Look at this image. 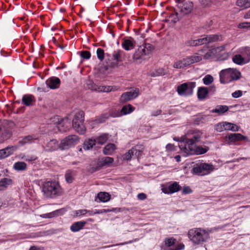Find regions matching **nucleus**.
<instances>
[{
    "label": "nucleus",
    "mask_w": 250,
    "mask_h": 250,
    "mask_svg": "<svg viewBox=\"0 0 250 250\" xmlns=\"http://www.w3.org/2000/svg\"><path fill=\"white\" fill-rule=\"evenodd\" d=\"M64 123H68L69 124V125H70L71 122V119L69 118V116L65 117V118L62 119V121H61V122H59L58 129L60 131H65V129H62L60 128V126H62V125Z\"/></svg>",
    "instance_id": "a18cd8bd"
},
{
    "label": "nucleus",
    "mask_w": 250,
    "mask_h": 250,
    "mask_svg": "<svg viewBox=\"0 0 250 250\" xmlns=\"http://www.w3.org/2000/svg\"><path fill=\"white\" fill-rule=\"evenodd\" d=\"M165 74V72L164 71V70L162 69H159L156 71V72L151 73L150 74L151 76L152 77H156L158 76H162L164 75Z\"/></svg>",
    "instance_id": "864d4df0"
},
{
    "label": "nucleus",
    "mask_w": 250,
    "mask_h": 250,
    "mask_svg": "<svg viewBox=\"0 0 250 250\" xmlns=\"http://www.w3.org/2000/svg\"><path fill=\"white\" fill-rule=\"evenodd\" d=\"M208 93V90L206 87H200L197 91V96L199 100L204 99Z\"/></svg>",
    "instance_id": "a878e982"
},
{
    "label": "nucleus",
    "mask_w": 250,
    "mask_h": 250,
    "mask_svg": "<svg viewBox=\"0 0 250 250\" xmlns=\"http://www.w3.org/2000/svg\"><path fill=\"white\" fill-rule=\"evenodd\" d=\"M173 67L177 69L183 68L185 67V66H184L183 60H182L180 61H178L177 62H175L173 64Z\"/></svg>",
    "instance_id": "4d7b16f0"
},
{
    "label": "nucleus",
    "mask_w": 250,
    "mask_h": 250,
    "mask_svg": "<svg viewBox=\"0 0 250 250\" xmlns=\"http://www.w3.org/2000/svg\"><path fill=\"white\" fill-rule=\"evenodd\" d=\"M176 242V239L173 237L166 238L164 241L165 245L168 247L173 246L175 244Z\"/></svg>",
    "instance_id": "49530a36"
},
{
    "label": "nucleus",
    "mask_w": 250,
    "mask_h": 250,
    "mask_svg": "<svg viewBox=\"0 0 250 250\" xmlns=\"http://www.w3.org/2000/svg\"><path fill=\"white\" fill-rule=\"evenodd\" d=\"M248 22L241 23L238 25V27L242 29L246 28L248 27Z\"/></svg>",
    "instance_id": "338daca9"
},
{
    "label": "nucleus",
    "mask_w": 250,
    "mask_h": 250,
    "mask_svg": "<svg viewBox=\"0 0 250 250\" xmlns=\"http://www.w3.org/2000/svg\"><path fill=\"white\" fill-rule=\"evenodd\" d=\"M202 169L205 172V175L210 173L214 169V167L212 164L207 163H201Z\"/></svg>",
    "instance_id": "f704fd0d"
},
{
    "label": "nucleus",
    "mask_w": 250,
    "mask_h": 250,
    "mask_svg": "<svg viewBox=\"0 0 250 250\" xmlns=\"http://www.w3.org/2000/svg\"><path fill=\"white\" fill-rule=\"evenodd\" d=\"M60 83V79L56 77H52L46 81L47 86L52 89L58 88Z\"/></svg>",
    "instance_id": "2eb2a0df"
},
{
    "label": "nucleus",
    "mask_w": 250,
    "mask_h": 250,
    "mask_svg": "<svg viewBox=\"0 0 250 250\" xmlns=\"http://www.w3.org/2000/svg\"><path fill=\"white\" fill-rule=\"evenodd\" d=\"M137 198L141 200H144L146 198V195L144 193H139L137 195Z\"/></svg>",
    "instance_id": "0e129e2a"
},
{
    "label": "nucleus",
    "mask_w": 250,
    "mask_h": 250,
    "mask_svg": "<svg viewBox=\"0 0 250 250\" xmlns=\"http://www.w3.org/2000/svg\"><path fill=\"white\" fill-rule=\"evenodd\" d=\"M177 7L180 9V12L183 15H187L191 12L193 8V3L192 2L188 1L183 4L178 5Z\"/></svg>",
    "instance_id": "f8f14e48"
},
{
    "label": "nucleus",
    "mask_w": 250,
    "mask_h": 250,
    "mask_svg": "<svg viewBox=\"0 0 250 250\" xmlns=\"http://www.w3.org/2000/svg\"><path fill=\"white\" fill-rule=\"evenodd\" d=\"M192 192V190L189 187H185L183 188L182 193L183 194H188Z\"/></svg>",
    "instance_id": "e2e57ef3"
},
{
    "label": "nucleus",
    "mask_w": 250,
    "mask_h": 250,
    "mask_svg": "<svg viewBox=\"0 0 250 250\" xmlns=\"http://www.w3.org/2000/svg\"><path fill=\"white\" fill-rule=\"evenodd\" d=\"M96 141L95 139H88L86 140L83 144V148L84 150H89L93 148V146L95 145Z\"/></svg>",
    "instance_id": "c756f323"
},
{
    "label": "nucleus",
    "mask_w": 250,
    "mask_h": 250,
    "mask_svg": "<svg viewBox=\"0 0 250 250\" xmlns=\"http://www.w3.org/2000/svg\"><path fill=\"white\" fill-rule=\"evenodd\" d=\"M97 197L101 202H106L110 200V195L107 192H100L97 194Z\"/></svg>",
    "instance_id": "473e14b6"
},
{
    "label": "nucleus",
    "mask_w": 250,
    "mask_h": 250,
    "mask_svg": "<svg viewBox=\"0 0 250 250\" xmlns=\"http://www.w3.org/2000/svg\"><path fill=\"white\" fill-rule=\"evenodd\" d=\"M22 158L26 161L32 162L36 160L37 157L35 156H27L24 157H22Z\"/></svg>",
    "instance_id": "052dcab7"
},
{
    "label": "nucleus",
    "mask_w": 250,
    "mask_h": 250,
    "mask_svg": "<svg viewBox=\"0 0 250 250\" xmlns=\"http://www.w3.org/2000/svg\"><path fill=\"white\" fill-rule=\"evenodd\" d=\"M162 113V110L161 109L157 110L152 112V115L153 116H156L158 115L161 114Z\"/></svg>",
    "instance_id": "774afa93"
},
{
    "label": "nucleus",
    "mask_w": 250,
    "mask_h": 250,
    "mask_svg": "<svg viewBox=\"0 0 250 250\" xmlns=\"http://www.w3.org/2000/svg\"><path fill=\"white\" fill-rule=\"evenodd\" d=\"M140 151L138 150L136 148H132V149L129 150L124 156V159L126 160H130L132 156L135 155L137 156L139 155Z\"/></svg>",
    "instance_id": "393cba45"
},
{
    "label": "nucleus",
    "mask_w": 250,
    "mask_h": 250,
    "mask_svg": "<svg viewBox=\"0 0 250 250\" xmlns=\"http://www.w3.org/2000/svg\"><path fill=\"white\" fill-rule=\"evenodd\" d=\"M12 180L8 178H3L0 181V190H4L7 188L9 184L11 183Z\"/></svg>",
    "instance_id": "ea45409f"
},
{
    "label": "nucleus",
    "mask_w": 250,
    "mask_h": 250,
    "mask_svg": "<svg viewBox=\"0 0 250 250\" xmlns=\"http://www.w3.org/2000/svg\"><path fill=\"white\" fill-rule=\"evenodd\" d=\"M229 110V107L225 105H219L216 106L214 109L210 111L211 113H217L221 115L225 113Z\"/></svg>",
    "instance_id": "5701e85b"
},
{
    "label": "nucleus",
    "mask_w": 250,
    "mask_h": 250,
    "mask_svg": "<svg viewBox=\"0 0 250 250\" xmlns=\"http://www.w3.org/2000/svg\"><path fill=\"white\" fill-rule=\"evenodd\" d=\"M236 3L238 6L243 9L250 7V0H237Z\"/></svg>",
    "instance_id": "58836bf2"
},
{
    "label": "nucleus",
    "mask_w": 250,
    "mask_h": 250,
    "mask_svg": "<svg viewBox=\"0 0 250 250\" xmlns=\"http://www.w3.org/2000/svg\"><path fill=\"white\" fill-rule=\"evenodd\" d=\"M167 150L168 151H173L175 150L174 149V146L173 144H168L166 146V147Z\"/></svg>",
    "instance_id": "69168bd1"
},
{
    "label": "nucleus",
    "mask_w": 250,
    "mask_h": 250,
    "mask_svg": "<svg viewBox=\"0 0 250 250\" xmlns=\"http://www.w3.org/2000/svg\"><path fill=\"white\" fill-rule=\"evenodd\" d=\"M180 189V186L176 182H174L170 184L168 187H164L162 188L163 192L165 194H172L179 191Z\"/></svg>",
    "instance_id": "4468645a"
},
{
    "label": "nucleus",
    "mask_w": 250,
    "mask_h": 250,
    "mask_svg": "<svg viewBox=\"0 0 250 250\" xmlns=\"http://www.w3.org/2000/svg\"><path fill=\"white\" fill-rule=\"evenodd\" d=\"M42 191L47 198H55L60 196L62 193V189L58 183L48 181L43 185Z\"/></svg>",
    "instance_id": "f03ea898"
},
{
    "label": "nucleus",
    "mask_w": 250,
    "mask_h": 250,
    "mask_svg": "<svg viewBox=\"0 0 250 250\" xmlns=\"http://www.w3.org/2000/svg\"><path fill=\"white\" fill-rule=\"evenodd\" d=\"M202 133L200 131L195 132L192 134L190 138H186L182 141H181L179 144V146L182 151L185 150V148L191 147L196 145L197 143L200 141L202 138Z\"/></svg>",
    "instance_id": "39448f33"
},
{
    "label": "nucleus",
    "mask_w": 250,
    "mask_h": 250,
    "mask_svg": "<svg viewBox=\"0 0 250 250\" xmlns=\"http://www.w3.org/2000/svg\"><path fill=\"white\" fill-rule=\"evenodd\" d=\"M209 149V147L206 146H197L195 145L194 146L185 148V150L183 151L186 154V156L192 155H202L206 153Z\"/></svg>",
    "instance_id": "1a4fd4ad"
},
{
    "label": "nucleus",
    "mask_w": 250,
    "mask_h": 250,
    "mask_svg": "<svg viewBox=\"0 0 250 250\" xmlns=\"http://www.w3.org/2000/svg\"><path fill=\"white\" fill-rule=\"evenodd\" d=\"M207 43H213L219 41V36L217 35H209L207 36Z\"/></svg>",
    "instance_id": "79ce46f5"
},
{
    "label": "nucleus",
    "mask_w": 250,
    "mask_h": 250,
    "mask_svg": "<svg viewBox=\"0 0 250 250\" xmlns=\"http://www.w3.org/2000/svg\"><path fill=\"white\" fill-rule=\"evenodd\" d=\"M232 61L238 65L247 63L245 62V58L243 57L241 54L234 55L232 58Z\"/></svg>",
    "instance_id": "2f4dec72"
},
{
    "label": "nucleus",
    "mask_w": 250,
    "mask_h": 250,
    "mask_svg": "<svg viewBox=\"0 0 250 250\" xmlns=\"http://www.w3.org/2000/svg\"><path fill=\"white\" fill-rule=\"evenodd\" d=\"M81 57L86 60L89 59L91 57V54L90 52L87 51H83L81 52Z\"/></svg>",
    "instance_id": "603ef678"
},
{
    "label": "nucleus",
    "mask_w": 250,
    "mask_h": 250,
    "mask_svg": "<svg viewBox=\"0 0 250 250\" xmlns=\"http://www.w3.org/2000/svg\"><path fill=\"white\" fill-rule=\"evenodd\" d=\"M36 101L35 97L30 94L24 95L22 98V102L26 106H30Z\"/></svg>",
    "instance_id": "412c9836"
},
{
    "label": "nucleus",
    "mask_w": 250,
    "mask_h": 250,
    "mask_svg": "<svg viewBox=\"0 0 250 250\" xmlns=\"http://www.w3.org/2000/svg\"><path fill=\"white\" fill-rule=\"evenodd\" d=\"M84 121V113L83 111H79L74 116L72 121V125L74 130L80 134H83L86 130L83 123Z\"/></svg>",
    "instance_id": "20e7f679"
},
{
    "label": "nucleus",
    "mask_w": 250,
    "mask_h": 250,
    "mask_svg": "<svg viewBox=\"0 0 250 250\" xmlns=\"http://www.w3.org/2000/svg\"><path fill=\"white\" fill-rule=\"evenodd\" d=\"M96 53L98 59L101 61H103L104 56V50L101 48H98L97 50Z\"/></svg>",
    "instance_id": "8fccbe9b"
},
{
    "label": "nucleus",
    "mask_w": 250,
    "mask_h": 250,
    "mask_svg": "<svg viewBox=\"0 0 250 250\" xmlns=\"http://www.w3.org/2000/svg\"><path fill=\"white\" fill-rule=\"evenodd\" d=\"M243 94V92L241 90H237L232 93V97L234 98H238L240 97Z\"/></svg>",
    "instance_id": "bf43d9fd"
},
{
    "label": "nucleus",
    "mask_w": 250,
    "mask_h": 250,
    "mask_svg": "<svg viewBox=\"0 0 250 250\" xmlns=\"http://www.w3.org/2000/svg\"><path fill=\"white\" fill-rule=\"evenodd\" d=\"M213 51H214V50L213 49L212 50H209L208 52H207L204 55V59H209L211 58L214 55Z\"/></svg>",
    "instance_id": "13d9d810"
},
{
    "label": "nucleus",
    "mask_w": 250,
    "mask_h": 250,
    "mask_svg": "<svg viewBox=\"0 0 250 250\" xmlns=\"http://www.w3.org/2000/svg\"><path fill=\"white\" fill-rule=\"evenodd\" d=\"M219 75L220 83L224 84L239 80L241 73L236 69L229 68L221 70Z\"/></svg>",
    "instance_id": "7ed1b4c3"
},
{
    "label": "nucleus",
    "mask_w": 250,
    "mask_h": 250,
    "mask_svg": "<svg viewBox=\"0 0 250 250\" xmlns=\"http://www.w3.org/2000/svg\"><path fill=\"white\" fill-rule=\"evenodd\" d=\"M201 60L202 57L201 56L198 55L197 54H194L192 56L184 58L182 60L184 66L187 67L194 63L199 62Z\"/></svg>",
    "instance_id": "ddd939ff"
},
{
    "label": "nucleus",
    "mask_w": 250,
    "mask_h": 250,
    "mask_svg": "<svg viewBox=\"0 0 250 250\" xmlns=\"http://www.w3.org/2000/svg\"><path fill=\"white\" fill-rule=\"evenodd\" d=\"M136 42L131 37L128 39H124L122 43V46L124 49L128 51L134 48Z\"/></svg>",
    "instance_id": "dca6fc26"
},
{
    "label": "nucleus",
    "mask_w": 250,
    "mask_h": 250,
    "mask_svg": "<svg viewBox=\"0 0 250 250\" xmlns=\"http://www.w3.org/2000/svg\"><path fill=\"white\" fill-rule=\"evenodd\" d=\"M109 135L107 133H104L96 138V142L100 145H104L108 140Z\"/></svg>",
    "instance_id": "e433bc0d"
},
{
    "label": "nucleus",
    "mask_w": 250,
    "mask_h": 250,
    "mask_svg": "<svg viewBox=\"0 0 250 250\" xmlns=\"http://www.w3.org/2000/svg\"><path fill=\"white\" fill-rule=\"evenodd\" d=\"M58 214V211L56 210L52 212L43 214L41 215V216L44 218H50L57 216Z\"/></svg>",
    "instance_id": "09e8293b"
},
{
    "label": "nucleus",
    "mask_w": 250,
    "mask_h": 250,
    "mask_svg": "<svg viewBox=\"0 0 250 250\" xmlns=\"http://www.w3.org/2000/svg\"><path fill=\"white\" fill-rule=\"evenodd\" d=\"M139 94V89L137 88L131 90L129 91L125 92L121 96L119 102L122 104L125 103L137 98Z\"/></svg>",
    "instance_id": "9d476101"
},
{
    "label": "nucleus",
    "mask_w": 250,
    "mask_h": 250,
    "mask_svg": "<svg viewBox=\"0 0 250 250\" xmlns=\"http://www.w3.org/2000/svg\"><path fill=\"white\" fill-rule=\"evenodd\" d=\"M11 129L7 125L0 126V143L8 140L12 136Z\"/></svg>",
    "instance_id": "9b49d317"
},
{
    "label": "nucleus",
    "mask_w": 250,
    "mask_h": 250,
    "mask_svg": "<svg viewBox=\"0 0 250 250\" xmlns=\"http://www.w3.org/2000/svg\"><path fill=\"white\" fill-rule=\"evenodd\" d=\"M14 168L17 171H22L26 169L27 165L23 162H18L14 164Z\"/></svg>",
    "instance_id": "4c0bfd02"
},
{
    "label": "nucleus",
    "mask_w": 250,
    "mask_h": 250,
    "mask_svg": "<svg viewBox=\"0 0 250 250\" xmlns=\"http://www.w3.org/2000/svg\"><path fill=\"white\" fill-rule=\"evenodd\" d=\"M224 124L225 125L226 130L238 131L239 130L240 127L234 124L224 122Z\"/></svg>",
    "instance_id": "72a5a7b5"
},
{
    "label": "nucleus",
    "mask_w": 250,
    "mask_h": 250,
    "mask_svg": "<svg viewBox=\"0 0 250 250\" xmlns=\"http://www.w3.org/2000/svg\"><path fill=\"white\" fill-rule=\"evenodd\" d=\"M36 138L32 135H28L24 137L22 140H20L18 142L19 146H23L25 144L31 143L34 140H36Z\"/></svg>",
    "instance_id": "c9c22d12"
},
{
    "label": "nucleus",
    "mask_w": 250,
    "mask_h": 250,
    "mask_svg": "<svg viewBox=\"0 0 250 250\" xmlns=\"http://www.w3.org/2000/svg\"><path fill=\"white\" fill-rule=\"evenodd\" d=\"M116 210H118V211H119L120 210V208H112L111 209H101V210H99L98 211L96 212V213H97V214H101V213H107V212H114V211H116Z\"/></svg>",
    "instance_id": "3c124183"
},
{
    "label": "nucleus",
    "mask_w": 250,
    "mask_h": 250,
    "mask_svg": "<svg viewBox=\"0 0 250 250\" xmlns=\"http://www.w3.org/2000/svg\"><path fill=\"white\" fill-rule=\"evenodd\" d=\"M79 139L76 135H70L62 139L59 144V148L61 150L68 149L74 146L79 142Z\"/></svg>",
    "instance_id": "0eeeda50"
},
{
    "label": "nucleus",
    "mask_w": 250,
    "mask_h": 250,
    "mask_svg": "<svg viewBox=\"0 0 250 250\" xmlns=\"http://www.w3.org/2000/svg\"><path fill=\"white\" fill-rule=\"evenodd\" d=\"M153 49V46L150 43L141 45L134 53L133 59L135 60L141 59L143 56L149 55Z\"/></svg>",
    "instance_id": "6e6552de"
},
{
    "label": "nucleus",
    "mask_w": 250,
    "mask_h": 250,
    "mask_svg": "<svg viewBox=\"0 0 250 250\" xmlns=\"http://www.w3.org/2000/svg\"><path fill=\"white\" fill-rule=\"evenodd\" d=\"M87 214L86 209H79L75 211V215L76 216H84Z\"/></svg>",
    "instance_id": "5fc2aeb1"
},
{
    "label": "nucleus",
    "mask_w": 250,
    "mask_h": 250,
    "mask_svg": "<svg viewBox=\"0 0 250 250\" xmlns=\"http://www.w3.org/2000/svg\"><path fill=\"white\" fill-rule=\"evenodd\" d=\"M216 130L218 132H222L223 130H226L224 122L218 124L216 126Z\"/></svg>",
    "instance_id": "6e6d98bb"
},
{
    "label": "nucleus",
    "mask_w": 250,
    "mask_h": 250,
    "mask_svg": "<svg viewBox=\"0 0 250 250\" xmlns=\"http://www.w3.org/2000/svg\"><path fill=\"white\" fill-rule=\"evenodd\" d=\"M86 224L85 221H78L75 222L72 224L70 227V230L72 232H77L83 229Z\"/></svg>",
    "instance_id": "4be33fe9"
},
{
    "label": "nucleus",
    "mask_w": 250,
    "mask_h": 250,
    "mask_svg": "<svg viewBox=\"0 0 250 250\" xmlns=\"http://www.w3.org/2000/svg\"><path fill=\"white\" fill-rule=\"evenodd\" d=\"M228 138L229 141L235 142L241 140H248L246 136H243L240 133H231L228 135Z\"/></svg>",
    "instance_id": "6ab92c4d"
},
{
    "label": "nucleus",
    "mask_w": 250,
    "mask_h": 250,
    "mask_svg": "<svg viewBox=\"0 0 250 250\" xmlns=\"http://www.w3.org/2000/svg\"><path fill=\"white\" fill-rule=\"evenodd\" d=\"M207 39H206L205 37L194 40H191L189 41L187 43V44L188 46H196L200 45L205 43H207Z\"/></svg>",
    "instance_id": "b1692460"
},
{
    "label": "nucleus",
    "mask_w": 250,
    "mask_h": 250,
    "mask_svg": "<svg viewBox=\"0 0 250 250\" xmlns=\"http://www.w3.org/2000/svg\"><path fill=\"white\" fill-rule=\"evenodd\" d=\"M189 239L195 245H200L206 242L209 238V233L201 228H193L188 232Z\"/></svg>",
    "instance_id": "f257e3e1"
},
{
    "label": "nucleus",
    "mask_w": 250,
    "mask_h": 250,
    "mask_svg": "<svg viewBox=\"0 0 250 250\" xmlns=\"http://www.w3.org/2000/svg\"><path fill=\"white\" fill-rule=\"evenodd\" d=\"M134 110L135 107H134L132 105L130 104L125 105L121 110L120 115H125L130 114Z\"/></svg>",
    "instance_id": "bb28decb"
},
{
    "label": "nucleus",
    "mask_w": 250,
    "mask_h": 250,
    "mask_svg": "<svg viewBox=\"0 0 250 250\" xmlns=\"http://www.w3.org/2000/svg\"><path fill=\"white\" fill-rule=\"evenodd\" d=\"M59 147V144L56 139L50 140L44 146V148L46 151H53L57 150Z\"/></svg>",
    "instance_id": "a211bd4d"
},
{
    "label": "nucleus",
    "mask_w": 250,
    "mask_h": 250,
    "mask_svg": "<svg viewBox=\"0 0 250 250\" xmlns=\"http://www.w3.org/2000/svg\"><path fill=\"white\" fill-rule=\"evenodd\" d=\"M114 162V159L112 157H104L98 161L96 170L100 169L103 167L108 166Z\"/></svg>",
    "instance_id": "f3484780"
},
{
    "label": "nucleus",
    "mask_w": 250,
    "mask_h": 250,
    "mask_svg": "<svg viewBox=\"0 0 250 250\" xmlns=\"http://www.w3.org/2000/svg\"><path fill=\"white\" fill-rule=\"evenodd\" d=\"M116 149L115 145L113 144H108L103 148V153L105 155H111Z\"/></svg>",
    "instance_id": "7c9ffc66"
},
{
    "label": "nucleus",
    "mask_w": 250,
    "mask_h": 250,
    "mask_svg": "<svg viewBox=\"0 0 250 250\" xmlns=\"http://www.w3.org/2000/svg\"><path fill=\"white\" fill-rule=\"evenodd\" d=\"M192 172L193 173L198 175H204L205 172L202 168L201 164L197 165L196 167H194L192 169Z\"/></svg>",
    "instance_id": "a19ab883"
},
{
    "label": "nucleus",
    "mask_w": 250,
    "mask_h": 250,
    "mask_svg": "<svg viewBox=\"0 0 250 250\" xmlns=\"http://www.w3.org/2000/svg\"><path fill=\"white\" fill-rule=\"evenodd\" d=\"M195 86V82L185 83L177 86V91L180 96H190L193 94V90Z\"/></svg>",
    "instance_id": "423d86ee"
},
{
    "label": "nucleus",
    "mask_w": 250,
    "mask_h": 250,
    "mask_svg": "<svg viewBox=\"0 0 250 250\" xmlns=\"http://www.w3.org/2000/svg\"><path fill=\"white\" fill-rule=\"evenodd\" d=\"M238 52L245 58V62L248 63L250 62V47H242L239 49Z\"/></svg>",
    "instance_id": "aec40b11"
},
{
    "label": "nucleus",
    "mask_w": 250,
    "mask_h": 250,
    "mask_svg": "<svg viewBox=\"0 0 250 250\" xmlns=\"http://www.w3.org/2000/svg\"><path fill=\"white\" fill-rule=\"evenodd\" d=\"M18 147V146H10L2 149L1 150L3 155H5V158H6L12 155L17 149Z\"/></svg>",
    "instance_id": "c85d7f7f"
},
{
    "label": "nucleus",
    "mask_w": 250,
    "mask_h": 250,
    "mask_svg": "<svg viewBox=\"0 0 250 250\" xmlns=\"http://www.w3.org/2000/svg\"><path fill=\"white\" fill-rule=\"evenodd\" d=\"M123 51L121 50H117L114 51L112 54L113 59L114 61H116L117 62H120Z\"/></svg>",
    "instance_id": "c03bdc74"
},
{
    "label": "nucleus",
    "mask_w": 250,
    "mask_h": 250,
    "mask_svg": "<svg viewBox=\"0 0 250 250\" xmlns=\"http://www.w3.org/2000/svg\"><path fill=\"white\" fill-rule=\"evenodd\" d=\"M109 117H110V115L108 113H106L103 114L101 116H100L99 117L97 118L95 120V121L97 124L103 123L104 122H105V121L107 119H108Z\"/></svg>",
    "instance_id": "37998d69"
},
{
    "label": "nucleus",
    "mask_w": 250,
    "mask_h": 250,
    "mask_svg": "<svg viewBox=\"0 0 250 250\" xmlns=\"http://www.w3.org/2000/svg\"><path fill=\"white\" fill-rule=\"evenodd\" d=\"M203 81L205 85H209L213 82V78L210 75H207L203 78Z\"/></svg>",
    "instance_id": "de8ad7c7"
},
{
    "label": "nucleus",
    "mask_w": 250,
    "mask_h": 250,
    "mask_svg": "<svg viewBox=\"0 0 250 250\" xmlns=\"http://www.w3.org/2000/svg\"><path fill=\"white\" fill-rule=\"evenodd\" d=\"M225 48H226V45H224L217 47L214 48L213 50L216 53H218V52H219L224 50L225 49Z\"/></svg>",
    "instance_id": "680f3d73"
},
{
    "label": "nucleus",
    "mask_w": 250,
    "mask_h": 250,
    "mask_svg": "<svg viewBox=\"0 0 250 250\" xmlns=\"http://www.w3.org/2000/svg\"><path fill=\"white\" fill-rule=\"evenodd\" d=\"M76 175V172L74 170H67L65 173V178L67 183H72Z\"/></svg>",
    "instance_id": "cd10ccee"
}]
</instances>
